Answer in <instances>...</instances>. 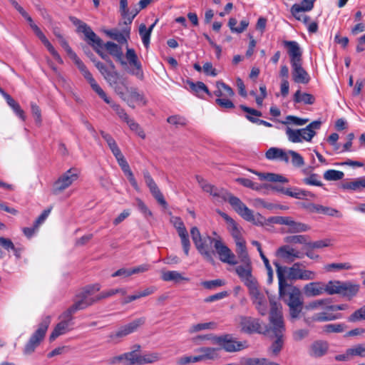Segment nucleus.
Listing matches in <instances>:
<instances>
[{
	"mask_svg": "<svg viewBox=\"0 0 365 365\" xmlns=\"http://www.w3.org/2000/svg\"><path fill=\"white\" fill-rule=\"evenodd\" d=\"M190 235L197 252L206 261L212 264H214L215 262V252L210 249V245L213 244L219 259L222 262L230 265H235L237 264L235 255L223 242L220 237L217 236L216 238H212L208 235L202 237L197 227H192L190 229Z\"/></svg>",
	"mask_w": 365,
	"mask_h": 365,
	"instance_id": "obj_1",
	"label": "nucleus"
},
{
	"mask_svg": "<svg viewBox=\"0 0 365 365\" xmlns=\"http://www.w3.org/2000/svg\"><path fill=\"white\" fill-rule=\"evenodd\" d=\"M271 310L269 313V322L271 325V331L276 337L273 341L270 349L274 355H277L284 344L283 336L285 331V327L283 321V317L280 308L277 304L270 300Z\"/></svg>",
	"mask_w": 365,
	"mask_h": 365,
	"instance_id": "obj_2",
	"label": "nucleus"
},
{
	"mask_svg": "<svg viewBox=\"0 0 365 365\" xmlns=\"http://www.w3.org/2000/svg\"><path fill=\"white\" fill-rule=\"evenodd\" d=\"M276 267L277 275L279 282V294L282 298L287 296L285 300L287 305L303 303L301 291L297 287L289 286L286 279L287 267L282 266L279 262H273Z\"/></svg>",
	"mask_w": 365,
	"mask_h": 365,
	"instance_id": "obj_3",
	"label": "nucleus"
},
{
	"mask_svg": "<svg viewBox=\"0 0 365 365\" xmlns=\"http://www.w3.org/2000/svg\"><path fill=\"white\" fill-rule=\"evenodd\" d=\"M196 180L203 191L209 193L219 202L228 201L237 214L241 212L242 207L245 205V204H244L240 198L233 196L231 193L228 192L225 189L217 187L208 183L205 180L199 175L196 176Z\"/></svg>",
	"mask_w": 365,
	"mask_h": 365,
	"instance_id": "obj_4",
	"label": "nucleus"
},
{
	"mask_svg": "<svg viewBox=\"0 0 365 365\" xmlns=\"http://www.w3.org/2000/svg\"><path fill=\"white\" fill-rule=\"evenodd\" d=\"M50 323L51 317L49 316H46L42 319L37 330L31 336L29 340L26 344L24 349V354L29 355L34 351L43 339Z\"/></svg>",
	"mask_w": 365,
	"mask_h": 365,
	"instance_id": "obj_5",
	"label": "nucleus"
},
{
	"mask_svg": "<svg viewBox=\"0 0 365 365\" xmlns=\"http://www.w3.org/2000/svg\"><path fill=\"white\" fill-rule=\"evenodd\" d=\"M50 323L51 317L49 316H46L42 319L37 330L31 336L29 340L26 344L24 349V354L29 355L34 351L43 339Z\"/></svg>",
	"mask_w": 365,
	"mask_h": 365,
	"instance_id": "obj_6",
	"label": "nucleus"
},
{
	"mask_svg": "<svg viewBox=\"0 0 365 365\" xmlns=\"http://www.w3.org/2000/svg\"><path fill=\"white\" fill-rule=\"evenodd\" d=\"M215 344L220 346V350L227 352H237L247 347L245 342L237 341L232 334H225L215 338Z\"/></svg>",
	"mask_w": 365,
	"mask_h": 365,
	"instance_id": "obj_7",
	"label": "nucleus"
},
{
	"mask_svg": "<svg viewBox=\"0 0 365 365\" xmlns=\"http://www.w3.org/2000/svg\"><path fill=\"white\" fill-rule=\"evenodd\" d=\"M78 177V170L76 168H70L54 182L52 192L58 195L75 182Z\"/></svg>",
	"mask_w": 365,
	"mask_h": 365,
	"instance_id": "obj_8",
	"label": "nucleus"
},
{
	"mask_svg": "<svg viewBox=\"0 0 365 365\" xmlns=\"http://www.w3.org/2000/svg\"><path fill=\"white\" fill-rule=\"evenodd\" d=\"M74 63L78 67V70L81 71L84 78L88 81L92 89L106 103H110L109 98L106 96V93L103 91V90L100 87V86L97 83L96 80L93 78L91 72L88 70L86 65L83 62L78 58L75 61Z\"/></svg>",
	"mask_w": 365,
	"mask_h": 365,
	"instance_id": "obj_9",
	"label": "nucleus"
},
{
	"mask_svg": "<svg viewBox=\"0 0 365 365\" xmlns=\"http://www.w3.org/2000/svg\"><path fill=\"white\" fill-rule=\"evenodd\" d=\"M69 19L73 25L77 26V31L81 32L85 35L86 40L88 41L89 44L91 46H95L96 44L98 46H102V40L93 31L88 24L75 16H70Z\"/></svg>",
	"mask_w": 365,
	"mask_h": 365,
	"instance_id": "obj_10",
	"label": "nucleus"
},
{
	"mask_svg": "<svg viewBox=\"0 0 365 365\" xmlns=\"http://www.w3.org/2000/svg\"><path fill=\"white\" fill-rule=\"evenodd\" d=\"M170 222L177 230V232L180 238L182 247L185 255L186 256H188L191 244L190 242L187 230L185 226L183 221L180 217L171 216Z\"/></svg>",
	"mask_w": 365,
	"mask_h": 365,
	"instance_id": "obj_11",
	"label": "nucleus"
},
{
	"mask_svg": "<svg viewBox=\"0 0 365 365\" xmlns=\"http://www.w3.org/2000/svg\"><path fill=\"white\" fill-rule=\"evenodd\" d=\"M145 319L144 317L136 319L131 322L125 324L119 328L115 332H112L108 337L110 341L118 343V339L123 338L130 334L135 332L139 327L144 324Z\"/></svg>",
	"mask_w": 365,
	"mask_h": 365,
	"instance_id": "obj_12",
	"label": "nucleus"
},
{
	"mask_svg": "<svg viewBox=\"0 0 365 365\" xmlns=\"http://www.w3.org/2000/svg\"><path fill=\"white\" fill-rule=\"evenodd\" d=\"M249 294L253 304L259 314L264 316L267 313V300L264 293L259 290L258 284L249 289Z\"/></svg>",
	"mask_w": 365,
	"mask_h": 365,
	"instance_id": "obj_13",
	"label": "nucleus"
},
{
	"mask_svg": "<svg viewBox=\"0 0 365 365\" xmlns=\"http://www.w3.org/2000/svg\"><path fill=\"white\" fill-rule=\"evenodd\" d=\"M125 58L130 66L128 73L135 76L140 80L144 78V73L141 62L138 60V56L133 48H127Z\"/></svg>",
	"mask_w": 365,
	"mask_h": 365,
	"instance_id": "obj_14",
	"label": "nucleus"
},
{
	"mask_svg": "<svg viewBox=\"0 0 365 365\" xmlns=\"http://www.w3.org/2000/svg\"><path fill=\"white\" fill-rule=\"evenodd\" d=\"M299 262L294 263L289 268L287 273L288 277L292 280H313L316 278V273L312 270L301 269Z\"/></svg>",
	"mask_w": 365,
	"mask_h": 365,
	"instance_id": "obj_15",
	"label": "nucleus"
},
{
	"mask_svg": "<svg viewBox=\"0 0 365 365\" xmlns=\"http://www.w3.org/2000/svg\"><path fill=\"white\" fill-rule=\"evenodd\" d=\"M243 264L244 265L237 266L235 272L249 289L257 284V282L252 274L251 262Z\"/></svg>",
	"mask_w": 365,
	"mask_h": 365,
	"instance_id": "obj_16",
	"label": "nucleus"
},
{
	"mask_svg": "<svg viewBox=\"0 0 365 365\" xmlns=\"http://www.w3.org/2000/svg\"><path fill=\"white\" fill-rule=\"evenodd\" d=\"M143 173L146 185L148 187L152 195L159 204L166 207L168 205L167 202L149 172L144 170Z\"/></svg>",
	"mask_w": 365,
	"mask_h": 365,
	"instance_id": "obj_17",
	"label": "nucleus"
},
{
	"mask_svg": "<svg viewBox=\"0 0 365 365\" xmlns=\"http://www.w3.org/2000/svg\"><path fill=\"white\" fill-rule=\"evenodd\" d=\"M143 173L146 185L148 187L152 195L159 204L166 207L168 205L167 202L149 172L144 170Z\"/></svg>",
	"mask_w": 365,
	"mask_h": 365,
	"instance_id": "obj_18",
	"label": "nucleus"
},
{
	"mask_svg": "<svg viewBox=\"0 0 365 365\" xmlns=\"http://www.w3.org/2000/svg\"><path fill=\"white\" fill-rule=\"evenodd\" d=\"M143 173L146 185L148 187L152 195L159 204L166 207L168 205L167 202L149 172L144 170Z\"/></svg>",
	"mask_w": 365,
	"mask_h": 365,
	"instance_id": "obj_19",
	"label": "nucleus"
},
{
	"mask_svg": "<svg viewBox=\"0 0 365 365\" xmlns=\"http://www.w3.org/2000/svg\"><path fill=\"white\" fill-rule=\"evenodd\" d=\"M143 173L146 185L148 187L152 195L159 204L166 207L168 205L167 202L149 172L144 170Z\"/></svg>",
	"mask_w": 365,
	"mask_h": 365,
	"instance_id": "obj_20",
	"label": "nucleus"
},
{
	"mask_svg": "<svg viewBox=\"0 0 365 365\" xmlns=\"http://www.w3.org/2000/svg\"><path fill=\"white\" fill-rule=\"evenodd\" d=\"M276 255L289 263L296 259H302L304 254L289 245H283L277 250Z\"/></svg>",
	"mask_w": 365,
	"mask_h": 365,
	"instance_id": "obj_21",
	"label": "nucleus"
},
{
	"mask_svg": "<svg viewBox=\"0 0 365 365\" xmlns=\"http://www.w3.org/2000/svg\"><path fill=\"white\" fill-rule=\"evenodd\" d=\"M240 325L242 331L245 333H261L262 331L259 319L251 317H241Z\"/></svg>",
	"mask_w": 365,
	"mask_h": 365,
	"instance_id": "obj_22",
	"label": "nucleus"
},
{
	"mask_svg": "<svg viewBox=\"0 0 365 365\" xmlns=\"http://www.w3.org/2000/svg\"><path fill=\"white\" fill-rule=\"evenodd\" d=\"M95 66L99 71V72L103 76L104 78L109 83L110 85L115 84L118 80V73L115 71V68H111L108 66L107 67L104 63L97 61H93Z\"/></svg>",
	"mask_w": 365,
	"mask_h": 365,
	"instance_id": "obj_23",
	"label": "nucleus"
},
{
	"mask_svg": "<svg viewBox=\"0 0 365 365\" xmlns=\"http://www.w3.org/2000/svg\"><path fill=\"white\" fill-rule=\"evenodd\" d=\"M292 77L295 83L307 84L310 80L308 73L303 68L302 61L291 63Z\"/></svg>",
	"mask_w": 365,
	"mask_h": 365,
	"instance_id": "obj_24",
	"label": "nucleus"
},
{
	"mask_svg": "<svg viewBox=\"0 0 365 365\" xmlns=\"http://www.w3.org/2000/svg\"><path fill=\"white\" fill-rule=\"evenodd\" d=\"M283 45L287 48L290 63L302 61V52L299 43L294 41H284Z\"/></svg>",
	"mask_w": 365,
	"mask_h": 365,
	"instance_id": "obj_25",
	"label": "nucleus"
},
{
	"mask_svg": "<svg viewBox=\"0 0 365 365\" xmlns=\"http://www.w3.org/2000/svg\"><path fill=\"white\" fill-rule=\"evenodd\" d=\"M321 125L322 122L320 120H314L307 125L306 128L299 129L301 142L303 140L310 142L316 135L315 130H319Z\"/></svg>",
	"mask_w": 365,
	"mask_h": 365,
	"instance_id": "obj_26",
	"label": "nucleus"
},
{
	"mask_svg": "<svg viewBox=\"0 0 365 365\" xmlns=\"http://www.w3.org/2000/svg\"><path fill=\"white\" fill-rule=\"evenodd\" d=\"M329 349V344L325 341H314L309 347V355L313 358H320L324 356Z\"/></svg>",
	"mask_w": 365,
	"mask_h": 365,
	"instance_id": "obj_27",
	"label": "nucleus"
},
{
	"mask_svg": "<svg viewBox=\"0 0 365 365\" xmlns=\"http://www.w3.org/2000/svg\"><path fill=\"white\" fill-rule=\"evenodd\" d=\"M304 293L308 297L322 295L325 293L324 283L322 282H313L307 284L304 287Z\"/></svg>",
	"mask_w": 365,
	"mask_h": 365,
	"instance_id": "obj_28",
	"label": "nucleus"
},
{
	"mask_svg": "<svg viewBox=\"0 0 365 365\" xmlns=\"http://www.w3.org/2000/svg\"><path fill=\"white\" fill-rule=\"evenodd\" d=\"M359 288V284H355L350 281L342 282L339 294L350 300L357 294Z\"/></svg>",
	"mask_w": 365,
	"mask_h": 365,
	"instance_id": "obj_29",
	"label": "nucleus"
},
{
	"mask_svg": "<svg viewBox=\"0 0 365 365\" xmlns=\"http://www.w3.org/2000/svg\"><path fill=\"white\" fill-rule=\"evenodd\" d=\"M186 83L189 86L190 91L199 98H203V93H206L210 97L212 96V93L210 92L208 88L203 82L197 81L194 83L193 81L187 79L186 81Z\"/></svg>",
	"mask_w": 365,
	"mask_h": 365,
	"instance_id": "obj_30",
	"label": "nucleus"
},
{
	"mask_svg": "<svg viewBox=\"0 0 365 365\" xmlns=\"http://www.w3.org/2000/svg\"><path fill=\"white\" fill-rule=\"evenodd\" d=\"M103 47L108 51V53L115 57L123 66L127 65L126 61L123 60V54L120 46L112 41H108L103 45Z\"/></svg>",
	"mask_w": 365,
	"mask_h": 365,
	"instance_id": "obj_31",
	"label": "nucleus"
},
{
	"mask_svg": "<svg viewBox=\"0 0 365 365\" xmlns=\"http://www.w3.org/2000/svg\"><path fill=\"white\" fill-rule=\"evenodd\" d=\"M130 29L128 27L124 29L122 32L118 30H109L106 33L112 39L118 41L120 44H123L127 43L128 38L130 36Z\"/></svg>",
	"mask_w": 365,
	"mask_h": 365,
	"instance_id": "obj_32",
	"label": "nucleus"
},
{
	"mask_svg": "<svg viewBox=\"0 0 365 365\" xmlns=\"http://www.w3.org/2000/svg\"><path fill=\"white\" fill-rule=\"evenodd\" d=\"M221 215L228 224V229L235 241L243 240L241 236L240 230L235 221L225 213H222Z\"/></svg>",
	"mask_w": 365,
	"mask_h": 365,
	"instance_id": "obj_33",
	"label": "nucleus"
},
{
	"mask_svg": "<svg viewBox=\"0 0 365 365\" xmlns=\"http://www.w3.org/2000/svg\"><path fill=\"white\" fill-rule=\"evenodd\" d=\"M219 351L220 348L207 346L200 347L197 349V351L200 353L203 361L217 359L220 358Z\"/></svg>",
	"mask_w": 365,
	"mask_h": 365,
	"instance_id": "obj_34",
	"label": "nucleus"
},
{
	"mask_svg": "<svg viewBox=\"0 0 365 365\" xmlns=\"http://www.w3.org/2000/svg\"><path fill=\"white\" fill-rule=\"evenodd\" d=\"M128 103L129 106L134 108L133 103L145 105L146 101L142 93H140L137 88H131L128 91Z\"/></svg>",
	"mask_w": 365,
	"mask_h": 365,
	"instance_id": "obj_35",
	"label": "nucleus"
},
{
	"mask_svg": "<svg viewBox=\"0 0 365 365\" xmlns=\"http://www.w3.org/2000/svg\"><path fill=\"white\" fill-rule=\"evenodd\" d=\"M253 173L256 174L261 180H267L273 182H287L288 180L284 176L274 173H264L256 171H252Z\"/></svg>",
	"mask_w": 365,
	"mask_h": 365,
	"instance_id": "obj_36",
	"label": "nucleus"
},
{
	"mask_svg": "<svg viewBox=\"0 0 365 365\" xmlns=\"http://www.w3.org/2000/svg\"><path fill=\"white\" fill-rule=\"evenodd\" d=\"M161 279L165 282H174L179 283L180 281H189V279L183 277L178 271H166L163 272Z\"/></svg>",
	"mask_w": 365,
	"mask_h": 365,
	"instance_id": "obj_37",
	"label": "nucleus"
},
{
	"mask_svg": "<svg viewBox=\"0 0 365 365\" xmlns=\"http://www.w3.org/2000/svg\"><path fill=\"white\" fill-rule=\"evenodd\" d=\"M235 243L237 247L236 252L240 261L242 263L250 262V259L247 253L245 241L244 240H241L236 241Z\"/></svg>",
	"mask_w": 365,
	"mask_h": 365,
	"instance_id": "obj_38",
	"label": "nucleus"
},
{
	"mask_svg": "<svg viewBox=\"0 0 365 365\" xmlns=\"http://www.w3.org/2000/svg\"><path fill=\"white\" fill-rule=\"evenodd\" d=\"M70 325V324L67 323V321H61L58 323L50 335V341H53L58 336L66 334L69 330L68 327Z\"/></svg>",
	"mask_w": 365,
	"mask_h": 365,
	"instance_id": "obj_39",
	"label": "nucleus"
},
{
	"mask_svg": "<svg viewBox=\"0 0 365 365\" xmlns=\"http://www.w3.org/2000/svg\"><path fill=\"white\" fill-rule=\"evenodd\" d=\"M294 101L297 103L302 102L304 104L312 105L315 101V98L310 93H301V91L298 90L294 95Z\"/></svg>",
	"mask_w": 365,
	"mask_h": 365,
	"instance_id": "obj_40",
	"label": "nucleus"
},
{
	"mask_svg": "<svg viewBox=\"0 0 365 365\" xmlns=\"http://www.w3.org/2000/svg\"><path fill=\"white\" fill-rule=\"evenodd\" d=\"M217 324L215 322L199 323L192 324L189 329V332L192 334L202 330H214L217 328Z\"/></svg>",
	"mask_w": 365,
	"mask_h": 365,
	"instance_id": "obj_41",
	"label": "nucleus"
},
{
	"mask_svg": "<svg viewBox=\"0 0 365 365\" xmlns=\"http://www.w3.org/2000/svg\"><path fill=\"white\" fill-rule=\"evenodd\" d=\"M341 282L342 281L339 280H330L327 283H324L325 293L329 295L339 294Z\"/></svg>",
	"mask_w": 365,
	"mask_h": 365,
	"instance_id": "obj_42",
	"label": "nucleus"
},
{
	"mask_svg": "<svg viewBox=\"0 0 365 365\" xmlns=\"http://www.w3.org/2000/svg\"><path fill=\"white\" fill-rule=\"evenodd\" d=\"M80 294L84 299L88 307L101 300V298H99V294L96 297H91L93 294V290H91V287H85L83 290L80 292Z\"/></svg>",
	"mask_w": 365,
	"mask_h": 365,
	"instance_id": "obj_43",
	"label": "nucleus"
},
{
	"mask_svg": "<svg viewBox=\"0 0 365 365\" xmlns=\"http://www.w3.org/2000/svg\"><path fill=\"white\" fill-rule=\"evenodd\" d=\"M288 225V232L297 233L306 232L310 230V227L304 223L294 221L292 217Z\"/></svg>",
	"mask_w": 365,
	"mask_h": 365,
	"instance_id": "obj_44",
	"label": "nucleus"
},
{
	"mask_svg": "<svg viewBox=\"0 0 365 365\" xmlns=\"http://www.w3.org/2000/svg\"><path fill=\"white\" fill-rule=\"evenodd\" d=\"M285 195L296 199H304L307 196L314 195L309 191L302 190L297 187L287 188L285 191Z\"/></svg>",
	"mask_w": 365,
	"mask_h": 365,
	"instance_id": "obj_45",
	"label": "nucleus"
},
{
	"mask_svg": "<svg viewBox=\"0 0 365 365\" xmlns=\"http://www.w3.org/2000/svg\"><path fill=\"white\" fill-rule=\"evenodd\" d=\"M331 311L322 310L321 312L316 313L311 317L312 322H327L334 320L336 317L330 313Z\"/></svg>",
	"mask_w": 365,
	"mask_h": 365,
	"instance_id": "obj_46",
	"label": "nucleus"
},
{
	"mask_svg": "<svg viewBox=\"0 0 365 365\" xmlns=\"http://www.w3.org/2000/svg\"><path fill=\"white\" fill-rule=\"evenodd\" d=\"M341 187L344 190H359L365 188V178H358L351 182H344Z\"/></svg>",
	"mask_w": 365,
	"mask_h": 365,
	"instance_id": "obj_47",
	"label": "nucleus"
},
{
	"mask_svg": "<svg viewBox=\"0 0 365 365\" xmlns=\"http://www.w3.org/2000/svg\"><path fill=\"white\" fill-rule=\"evenodd\" d=\"M123 363L125 365H140V354H138L135 351H130L128 353L123 354Z\"/></svg>",
	"mask_w": 365,
	"mask_h": 365,
	"instance_id": "obj_48",
	"label": "nucleus"
},
{
	"mask_svg": "<svg viewBox=\"0 0 365 365\" xmlns=\"http://www.w3.org/2000/svg\"><path fill=\"white\" fill-rule=\"evenodd\" d=\"M344 176V173L342 171L336 170H328L324 173V178L328 181H336L341 180Z\"/></svg>",
	"mask_w": 365,
	"mask_h": 365,
	"instance_id": "obj_49",
	"label": "nucleus"
},
{
	"mask_svg": "<svg viewBox=\"0 0 365 365\" xmlns=\"http://www.w3.org/2000/svg\"><path fill=\"white\" fill-rule=\"evenodd\" d=\"M125 123L128 125L130 129L135 132L142 139L145 138V133L140 125L133 118H129Z\"/></svg>",
	"mask_w": 365,
	"mask_h": 365,
	"instance_id": "obj_50",
	"label": "nucleus"
},
{
	"mask_svg": "<svg viewBox=\"0 0 365 365\" xmlns=\"http://www.w3.org/2000/svg\"><path fill=\"white\" fill-rule=\"evenodd\" d=\"M311 10H305V6L299 4H294L291 7V13L292 16L298 21L302 20L304 17V12L310 11Z\"/></svg>",
	"mask_w": 365,
	"mask_h": 365,
	"instance_id": "obj_51",
	"label": "nucleus"
},
{
	"mask_svg": "<svg viewBox=\"0 0 365 365\" xmlns=\"http://www.w3.org/2000/svg\"><path fill=\"white\" fill-rule=\"evenodd\" d=\"M43 44L46 47L49 53L53 56L54 59L59 63L62 64L63 63V59L61 58L59 53L57 52V51L55 49V48L52 46V44L50 43V41L47 39L46 37L42 41H41Z\"/></svg>",
	"mask_w": 365,
	"mask_h": 365,
	"instance_id": "obj_52",
	"label": "nucleus"
},
{
	"mask_svg": "<svg viewBox=\"0 0 365 365\" xmlns=\"http://www.w3.org/2000/svg\"><path fill=\"white\" fill-rule=\"evenodd\" d=\"M139 34L141 37L143 45L147 48L150 43V30H148L145 24H142L139 26Z\"/></svg>",
	"mask_w": 365,
	"mask_h": 365,
	"instance_id": "obj_53",
	"label": "nucleus"
},
{
	"mask_svg": "<svg viewBox=\"0 0 365 365\" xmlns=\"http://www.w3.org/2000/svg\"><path fill=\"white\" fill-rule=\"evenodd\" d=\"M351 265L349 262L345 263H331L327 264L324 266V269L327 272L338 271L341 269H350Z\"/></svg>",
	"mask_w": 365,
	"mask_h": 365,
	"instance_id": "obj_54",
	"label": "nucleus"
},
{
	"mask_svg": "<svg viewBox=\"0 0 365 365\" xmlns=\"http://www.w3.org/2000/svg\"><path fill=\"white\" fill-rule=\"evenodd\" d=\"M268 363L265 358H244L241 361L242 365H267Z\"/></svg>",
	"mask_w": 365,
	"mask_h": 365,
	"instance_id": "obj_55",
	"label": "nucleus"
},
{
	"mask_svg": "<svg viewBox=\"0 0 365 365\" xmlns=\"http://www.w3.org/2000/svg\"><path fill=\"white\" fill-rule=\"evenodd\" d=\"M329 299H317L315 301H313L310 302L307 308L308 309H321V310H326L327 307L328 306Z\"/></svg>",
	"mask_w": 365,
	"mask_h": 365,
	"instance_id": "obj_56",
	"label": "nucleus"
},
{
	"mask_svg": "<svg viewBox=\"0 0 365 365\" xmlns=\"http://www.w3.org/2000/svg\"><path fill=\"white\" fill-rule=\"evenodd\" d=\"M110 107L113 109V110L116 113L118 117L121 120L125 122L130 117L125 112V110L118 104L112 102L110 99Z\"/></svg>",
	"mask_w": 365,
	"mask_h": 365,
	"instance_id": "obj_57",
	"label": "nucleus"
},
{
	"mask_svg": "<svg viewBox=\"0 0 365 365\" xmlns=\"http://www.w3.org/2000/svg\"><path fill=\"white\" fill-rule=\"evenodd\" d=\"M286 135L290 142L294 143H301L299 129H292L289 127H287Z\"/></svg>",
	"mask_w": 365,
	"mask_h": 365,
	"instance_id": "obj_58",
	"label": "nucleus"
},
{
	"mask_svg": "<svg viewBox=\"0 0 365 365\" xmlns=\"http://www.w3.org/2000/svg\"><path fill=\"white\" fill-rule=\"evenodd\" d=\"M349 349V354L353 356L365 357V343L356 344Z\"/></svg>",
	"mask_w": 365,
	"mask_h": 365,
	"instance_id": "obj_59",
	"label": "nucleus"
},
{
	"mask_svg": "<svg viewBox=\"0 0 365 365\" xmlns=\"http://www.w3.org/2000/svg\"><path fill=\"white\" fill-rule=\"evenodd\" d=\"M304 207L311 212L317 213H328V210H329V208L327 207H324L322 205L314 203L306 204L304 205Z\"/></svg>",
	"mask_w": 365,
	"mask_h": 365,
	"instance_id": "obj_60",
	"label": "nucleus"
},
{
	"mask_svg": "<svg viewBox=\"0 0 365 365\" xmlns=\"http://www.w3.org/2000/svg\"><path fill=\"white\" fill-rule=\"evenodd\" d=\"M309 121L308 118H300L294 115H287L285 121H281L282 124L292 123L297 125H304Z\"/></svg>",
	"mask_w": 365,
	"mask_h": 365,
	"instance_id": "obj_61",
	"label": "nucleus"
},
{
	"mask_svg": "<svg viewBox=\"0 0 365 365\" xmlns=\"http://www.w3.org/2000/svg\"><path fill=\"white\" fill-rule=\"evenodd\" d=\"M303 182L309 185H314L321 187L323 185L319 180V175L316 173L311 174L309 176L303 179Z\"/></svg>",
	"mask_w": 365,
	"mask_h": 365,
	"instance_id": "obj_62",
	"label": "nucleus"
},
{
	"mask_svg": "<svg viewBox=\"0 0 365 365\" xmlns=\"http://www.w3.org/2000/svg\"><path fill=\"white\" fill-rule=\"evenodd\" d=\"M284 242L289 244H306L307 237L304 235H290L284 238Z\"/></svg>",
	"mask_w": 365,
	"mask_h": 365,
	"instance_id": "obj_63",
	"label": "nucleus"
},
{
	"mask_svg": "<svg viewBox=\"0 0 365 365\" xmlns=\"http://www.w3.org/2000/svg\"><path fill=\"white\" fill-rule=\"evenodd\" d=\"M360 320H365V306L356 310L349 317V322H356Z\"/></svg>",
	"mask_w": 365,
	"mask_h": 365,
	"instance_id": "obj_64",
	"label": "nucleus"
}]
</instances>
